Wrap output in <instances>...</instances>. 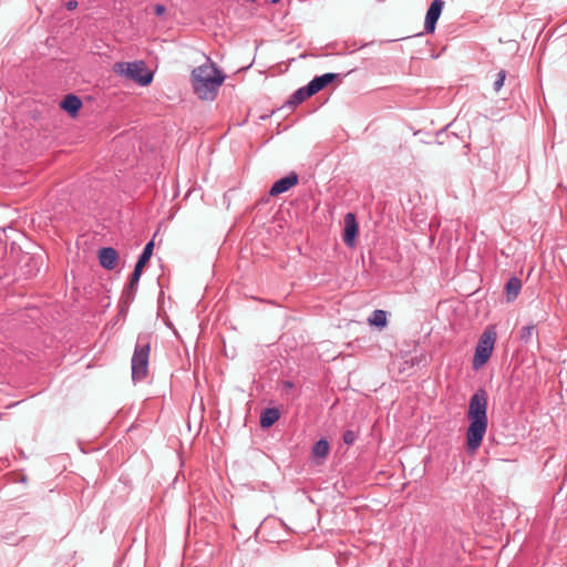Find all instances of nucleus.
Returning <instances> with one entry per match:
<instances>
[{
    "mask_svg": "<svg viewBox=\"0 0 567 567\" xmlns=\"http://www.w3.org/2000/svg\"><path fill=\"white\" fill-rule=\"evenodd\" d=\"M100 265L106 270H114L118 264V254L112 247H104L97 254Z\"/></svg>",
    "mask_w": 567,
    "mask_h": 567,
    "instance_id": "obj_9",
    "label": "nucleus"
},
{
    "mask_svg": "<svg viewBox=\"0 0 567 567\" xmlns=\"http://www.w3.org/2000/svg\"><path fill=\"white\" fill-rule=\"evenodd\" d=\"M534 330L535 327L532 324L523 327L520 331V339L524 340L525 342L529 341L534 333Z\"/></svg>",
    "mask_w": 567,
    "mask_h": 567,
    "instance_id": "obj_18",
    "label": "nucleus"
},
{
    "mask_svg": "<svg viewBox=\"0 0 567 567\" xmlns=\"http://www.w3.org/2000/svg\"><path fill=\"white\" fill-rule=\"evenodd\" d=\"M522 290V280L518 277H512L505 285V296L508 302L514 301Z\"/></svg>",
    "mask_w": 567,
    "mask_h": 567,
    "instance_id": "obj_11",
    "label": "nucleus"
},
{
    "mask_svg": "<svg viewBox=\"0 0 567 567\" xmlns=\"http://www.w3.org/2000/svg\"><path fill=\"white\" fill-rule=\"evenodd\" d=\"M166 11V8L163 4H155L154 13L156 16H162Z\"/></svg>",
    "mask_w": 567,
    "mask_h": 567,
    "instance_id": "obj_23",
    "label": "nucleus"
},
{
    "mask_svg": "<svg viewBox=\"0 0 567 567\" xmlns=\"http://www.w3.org/2000/svg\"><path fill=\"white\" fill-rule=\"evenodd\" d=\"M337 76H338V74H336V73H326L323 75L313 78V80L316 82L317 89L320 91L326 85L331 83Z\"/></svg>",
    "mask_w": 567,
    "mask_h": 567,
    "instance_id": "obj_15",
    "label": "nucleus"
},
{
    "mask_svg": "<svg viewBox=\"0 0 567 567\" xmlns=\"http://www.w3.org/2000/svg\"><path fill=\"white\" fill-rule=\"evenodd\" d=\"M280 0H271L272 3H277L279 2Z\"/></svg>",
    "mask_w": 567,
    "mask_h": 567,
    "instance_id": "obj_27",
    "label": "nucleus"
},
{
    "mask_svg": "<svg viewBox=\"0 0 567 567\" xmlns=\"http://www.w3.org/2000/svg\"><path fill=\"white\" fill-rule=\"evenodd\" d=\"M312 453L318 457H326L329 454V443L326 440H319L312 447Z\"/></svg>",
    "mask_w": 567,
    "mask_h": 567,
    "instance_id": "obj_14",
    "label": "nucleus"
},
{
    "mask_svg": "<svg viewBox=\"0 0 567 567\" xmlns=\"http://www.w3.org/2000/svg\"><path fill=\"white\" fill-rule=\"evenodd\" d=\"M386 311L382 309H377L372 312V315L368 319H386Z\"/></svg>",
    "mask_w": 567,
    "mask_h": 567,
    "instance_id": "obj_21",
    "label": "nucleus"
},
{
    "mask_svg": "<svg viewBox=\"0 0 567 567\" xmlns=\"http://www.w3.org/2000/svg\"><path fill=\"white\" fill-rule=\"evenodd\" d=\"M280 417V413L275 408L265 409L260 414V426L268 429L274 425Z\"/></svg>",
    "mask_w": 567,
    "mask_h": 567,
    "instance_id": "obj_12",
    "label": "nucleus"
},
{
    "mask_svg": "<svg viewBox=\"0 0 567 567\" xmlns=\"http://www.w3.org/2000/svg\"><path fill=\"white\" fill-rule=\"evenodd\" d=\"M369 323L378 330H382L386 326L388 321H369Z\"/></svg>",
    "mask_w": 567,
    "mask_h": 567,
    "instance_id": "obj_22",
    "label": "nucleus"
},
{
    "mask_svg": "<svg viewBox=\"0 0 567 567\" xmlns=\"http://www.w3.org/2000/svg\"><path fill=\"white\" fill-rule=\"evenodd\" d=\"M153 248H154V243L153 241H148L145 245L142 254L140 255L138 260L135 264L134 270H133V272L131 275L130 282L127 284V286L125 288V293L127 296H130L131 293H134L135 290L137 289L138 281H140V278L142 276V272H143V268L147 264L150 258L152 257Z\"/></svg>",
    "mask_w": 567,
    "mask_h": 567,
    "instance_id": "obj_6",
    "label": "nucleus"
},
{
    "mask_svg": "<svg viewBox=\"0 0 567 567\" xmlns=\"http://www.w3.org/2000/svg\"><path fill=\"white\" fill-rule=\"evenodd\" d=\"M444 2L442 0H434L427 9L424 22V30L426 33H432L435 30L436 22L442 13Z\"/></svg>",
    "mask_w": 567,
    "mask_h": 567,
    "instance_id": "obj_7",
    "label": "nucleus"
},
{
    "mask_svg": "<svg viewBox=\"0 0 567 567\" xmlns=\"http://www.w3.org/2000/svg\"><path fill=\"white\" fill-rule=\"evenodd\" d=\"M467 416L470 425L466 431L467 451L474 454L481 446L487 430V394L477 390L471 398Z\"/></svg>",
    "mask_w": 567,
    "mask_h": 567,
    "instance_id": "obj_1",
    "label": "nucleus"
},
{
    "mask_svg": "<svg viewBox=\"0 0 567 567\" xmlns=\"http://www.w3.org/2000/svg\"><path fill=\"white\" fill-rule=\"evenodd\" d=\"M165 323H166V326H167L168 328H172V321H171V320L165 321Z\"/></svg>",
    "mask_w": 567,
    "mask_h": 567,
    "instance_id": "obj_26",
    "label": "nucleus"
},
{
    "mask_svg": "<svg viewBox=\"0 0 567 567\" xmlns=\"http://www.w3.org/2000/svg\"><path fill=\"white\" fill-rule=\"evenodd\" d=\"M81 106L82 101L74 94H68L61 102V107L71 115H75Z\"/></svg>",
    "mask_w": 567,
    "mask_h": 567,
    "instance_id": "obj_13",
    "label": "nucleus"
},
{
    "mask_svg": "<svg viewBox=\"0 0 567 567\" xmlns=\"http://www.w3.org/2000/svg\"><path fill=\"white\" fill-rule=\"evenodd\" d=\"M505 79H506V71L501 70L496 75V80L494 81V91L495 92H499V90L504 85Z\"/></svg>",
    "mask_w": 567,
    "mask_h": 567,
    "instance_id": "obj_17",
    "label": "nucleus"
},
{
    "mask_svg": "<svg viewBox=\"0 0 567 567\" xmlns=\"http://www.w3.org/2000/svg\"><path fill=\"white\" fill-rule=\"evenodd\" d=\"M151 336L147 333H141L137 337L134 353L132 357V379L133 381H142L146 378L148 372V359L151 351Z\"/></svg>",
    "mask_w": 567,
    "mask_h": 567,
    "instance_id": "obj_3",
    "label": "nucleus"
},
{
    "mask_svg": "<svg viewBox=\"0 0 567 567\" xmlns=\"http://www.w3.org/2000/svg\"><path fill=\"white\" fill-rule=\"evenodd\" d=\"M497 339L496 326L489 324L481 334L478 342L475 348V353L473 358V368L475 370L482 368L489 360L495 342Z\"/></svg>",
    "mask_w": 567,
    "mask_h": 567,
    "instance_id": "obj_4",
    "label": "nucleus"
},
{
    "mask_svg": "<svg viewBox=\"0 0 567 567\" xmlns=\"http://www.w3.org/2000/svg\"><path fill=\"white\" fill-rule=\"evenodd\" d=\"M302 89L306 91V95L309 97L319 92L313 79L306 86H302Z\"/></svg>",
    "mask_w": 567,
    "mask_h": 567,
    "instance_id": "obj_20",
    "label": "nucleus"
},
{
    "mask_svg": "<svg viewBox=\"0 0 567 567\" xmlns=\"http://www.w3.org/2000/svg\"><path fill=\"white\" fill-rule=\"evenodd\" d=\"M358 234V224L355 220V216L352 213H348L344 216V233H343V241L347 246L353 247L354 238Z\"/></svg>",
    "mask_w": 567,
    "mask_h": 567,
    "instance_id": "obj_10",
    "label": "nucleus"
},
{
    "mask_svg": "<svg viewBox=\"0 0 567 567\" xmlns=\"http://www.w3.org/2000/svg\"><path fill=\"white\" fill-rule=\"evenodd\" d=\"M297 183H298V175L295 172H291L288 175H286L285 177L275 182L269 190V194L271 196H278V195L289 190L291 187L297 185Z\"/></svg>",
    "mask_w": 567,
    "mask_h": 567,
    "instance_id": "obj_8",
    "label": "nucleus"
},
{
    "mask_svg": "<svg viewBox=\"0 0 567 567\" xmlns=\"http://www.w3.org/2000/svg\"><path fill=\"white\" fill-rule=\"evenodd\" d=\"M113 70L116 74L124 75L142 86L150 84L153 80V73L147 70L143 61L117 62Z\"/></svg>",
    "mask_w": 567,
    "mask_h": 567,
    "instance_id": "obj_5",
    "label": "nucleus"
},
{
    "mask_svg": "<svg viewBox=\"0 0 567 567\" xmlns=\"http://www.w3.org/2000/svg\"><path fill=\"white\" fill-rule=\"evenodd\" d=\"M225 75L207 58V62L195 68L192 72V85L198 99L213 101L218 94Z\"/></svg>",
    "mask_w": 567,
    "mask_h": 567,
    "instance_id": "obj_2",
    "label": "nucleus"
},
{
    "mask_svg": "<svg viewBox=\"0 0 567 567\" xmlns=\"http://www.w3.org/2000/svg\"><path fill=\"white\" fill-rule=\"evenodd\" d=\"M284 386H285L286 389H292V388H293V383H292V382H290V381H285V382H284Z\"/></svg>",
    "mask_w": 567,
    "mask_h": 567,
    "instance_id": "obj_25",
    "label": "nucleus"
},
{
    "mask_svg": "<svg viewBox=\"0 0 567 567\" xmlns=\"http://www.w3.org/2000/svg\"><path fill=\"white\" fill-rule=\"evenodd\" d=\"M76 6H78V2H76V1H74V0H71V1H69V2L66 3V8H68L69 10H73V9H75V8H76Z\"/></svg>",
    "mask_w": 567,
    "mask_h": 567,
    "instance_id": "obj_24",
    "label": "nucleus"
},
{
    "mask_svg": "<svg viewBox=\"0 0 567 567\" xmlns=\"http://www.w3.org/2000/svg\"><path fill=\"white\" fill-rule=\"evenodd\" d=\"M357 439V434L352 430H347L343 435L342 440L347 445H352Z\"/></svg>",
    "mask_w": 567,
    "mask_h": 567,
    "instance_id": "obj_19",
    "label": "nucleus"
},
{
    "mask_svg": "<svg viewBox=\"0 0 567 567\" xmlns=\"http://www.w3.org/2000/svg\"><path fill=\"white\" fill-rule=\"evenodd\" d=\"M309 96L306 95V91L300 87L290 97L289 103L292 105H298L302 103L305 100H307Z\"/></svg>",
    "mask_w": 567,
    "mask_h": 567,
    "instance_id": "obj_16",
    "label": "nucleus"
}]
</instances>
